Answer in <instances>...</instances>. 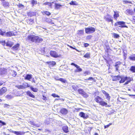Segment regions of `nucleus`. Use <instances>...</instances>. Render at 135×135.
<instances>
[{"mask_svg": "<svg viewBox=\"0 0 135 135\" xmlns=\"http://www.w3.org/2000/svg\"><path fill=\"white\" fill-rule=\"evenodd\" d=\"M6 97L8 99H11L12 98V97L11 95H8L6 96Z\"/></svg>", "mask_w": 135, "mask_h": 135, "instance_id": "6e6d98bb", "label": "nucleus"}, {"mask_svg": "<svg viewBox=\"0 0 135 135\" xmlns=\"http://www.w3.org/2000/svg\"><path fill=\"white\" fill-rule=\"evenodd\" d=\"M60 112L63 115H66L67 114L68 110L65 108H62L60 109Z\"/></svg>", "mask_w": 135, "mask_h": 135, "instance_id": "2eb2a0df", "label": "nucleus"}, {"mask_svg": "<svg viewBox=\"0 0 135 135\" xmlns=\"http://www.w3.org/2000/svg\"><path fill=\"white\" fill-rule=\"evenodd\" d=\"M129 59L132 61H135V54H132L129 57Z\"/></svg>", "mask_w": 135, "mask_h": 135, "instance_id": "7c9ffc66", "label": "nucleus"}, {"mask_svg": "<svg viewBox=\"0 0 135 135\" xmlns=\"http://www.w3.org/2000/svg\"><path fill=\"white\" fill-rule=\"evenodd\" d=\"M77 69L75 71V72H79L81 71H82V69L78 65V67H76Z\"/></svg>", "mask_w": 135, "mask_h": 135, "instance_id": "58836bf2", "label": "nucleus"}, {"mask_svg": "<svg viewBox=\"0 0 135 135\" xmlns=\"http://www.w3.org/2000/svg\"><path fill=\"white\" fill-rule=\"evenodd\" d=\"M113 35L114 37L115 38H118L120 37L119 35L118 34L115 33H113Z\"/></svg>", "mask_w": 135, "mask_h": 135, "instance_id": "a19ab883", "label": "nucleus"}, {"mask_svg": "<svg viewBox=\"0 0 135 135\" xmlns=\"http://www.w3.org/2000/svg\"><path fill=\"white\" fill-rule=\"evenodd\" d=\"M31 4L33 5H34L35 4H36L37 3V1L35 0H32L31 1Z\"/></svg>", "mask_w": 135, "mask_h": 135, "instance_id": "09e8293b", "label": "nucleus"}, {"mask_svg": "<svg viewBox=\"0 0 135 135\" xmlns=\"http://www.w3.org/2000/svg\"><path fill=\"white\" fill-rule=\"evenodd\" d=\"M77 87V86H76L74 85L73 86V88L74 91H76L77 90H78Z\"/></svg>", "mask_w": 135, "mask_h": 135, "instance_id": "864d4df0", "label": "nucleus"}, {"mask_svg": "<svg viewBox=\"0 0 135 135\" xmlns=\"http://www.w3.org/2000/svg\"><path fill=\"white\" fill-rule=\"evenodd\" d=\"M6 124V123L4 122H2L1 120H0V127H1L2 126L5 125Z\"/></svg>", "mask_w": 135, "mask_h": 135, "instance_id": "37998d69", "label": "nucleus"}, {"mask_svg": "<svg viewBox=\"0 0 135 135\" xmlns=\"http://www.w3.org/2000/svg\"><path fill=\"white\" fill-rule=\"evenodd\" d=\"M69 4L71 5H78L76 1H71L70 3Z\"/></svg>", "mask_w": 135, "mask_h": 135, "instance_id": "79ce46f5", "label": "nucleus"}, {"mask_svg": "<svg viewBox=\"0 0 135 135\" xmlns=\"http://www.w3.org/2000/svg\"><path fill=\"white\" fill-rule=\"evenodd\" d=\"M46 63L48 64L50 67H53L55 65L56 62L54 61H50L46 62Z\"/></svg>", "mask_w": 135, "mask_h": 135, "instance_id": "ddd939ff", "label": "nucleus"}, {"mask_svg": "<svg viewBox=\"0 0 135 135\" xmlns=\"http://www.w3.org/2000/svg\"><path fill=\"white\" fill-rule=\"evenodd\" d=\"M6 31H4L2 29H0V35L2 36H5Z\"/></svg>", "mask_w": 135, "mask_h": 135, "instance_id": "f704fd0d", "label": "nucleus"}, {"mask_svg": "<svg viewBox=\"0 0 135 135\" xmlns=\"http://www.w3.org/2000/svg\"><path fill=\"white\" fill-rule=\"evenodd\" d=\"M26 93L27 95L30 97L33 98H35V96L33 95L30 91H28L26 92Z\"/></svg>", "mask_w": 135, "mask_h": 135, "instance_id": "393cba45", "label": "nucleus"}, {"mask_svg": "<svg viewBox=\"0 0 135 135\" xmlns=\"http://www.w3.org/2000/svg\"><path fill=\"white\" fill-rule=\"evenodd\" d=\"M59 80L61 81V82L65 83L66 82V80L62 78H60L58 80Z\"/></svg>", "mask_w": 135, "mask_h": 135, "instance_id": "c03bdc74", "label": "nucleus"}, {"mask_svg": "<svg viewBox=\"0 0 135 135\" xmlns=\"http://www.w3.org/2000/svg\"><path fill=\"white\" fill-rule=\"evenodd\" d=\"M32 78V75L29 74L26 75V76L25 77L24 79L25 80H28L30 81Z\"/></svg>", "mask_w": 135, "mask_h": 135, "instance_id": "cd10ccee", "label": "nucleus"}, {"mask_svg": "<svg viewBox=\"0 0 135 135\" xmlns=\"http://www.w3.org/2000/svg\"><path fill=\"white\" fill-rule=\"evenodd\" d=\"M50 54L51 57L55 58L59 57L61 56V55H58L56 52L54 51L51 50Z\"/></svg>", "mask_w": 135, "mask_h": 135, "instance_id": "6e6552de", "label": "nucleus"}, {"mask_svg": "<svg viewBox=\"0 0 135 135\" xmlns=\"http://www.w3.org/2000/svg\"><path fill=\"white\" fill-rule=\"evenodd\" d=\"M130 70L132 73H135V66H131L130 69Z\"/></svg>", "mask_w": 135, "mask_h": 135, "instance_id": "473e14b6", "label": "nucleus"}, {"mask_svg": "<svg viewBox=\"0 0 135 135\" xmlns=\"http://www.w3.org/2000/svg\"><path fill=\"white\" fill-rule=\"evenodd\" d=\"M131 21L133 24H135V16H132Z\"/></svg>", "mask_w": 135, "mask_h": 135, "instance_id": "49530a36", "label": "nucleus"}, {"mask_svg": "<svg viewBox=\"0 0 135 135\" xmlns=\"http://www.w3.org/2000/svg\"><path fill=\"white\" fill-rule=\"evenodd\" d=\"M125 24V22L123 21H117L114 23V26H116L119 25V27L121 28L124 27L128 28V27Z\"/></svg>", "mask_w": 135, "mask_h": 135, "instance_id": "20e7f679", "label": "nucleus"}, {"mask_svg": "<svg viewBox=\"0 0 135 135\" xmlns=\"http://www.w3.org/2000/svg\"><path fill=\"white\" fill-rule=\"evenodd\" d=\"M69 47L70 48H72L73 49H75V48H74V47H72V46H69Z\"/></svg>", "mask_w": 135, "mask_h": 135, "instance_id": "69168bd1", "label": "nucleus"}, {"mask_svg": "<svg viewBox=\"0 0 135 135\" xmlns=\"http://www.w3.org/2000/svg\"><path fill=\"white\" fill-rule=\"evenodd\" d=\"M71 65H73L75 67H78V65L75 64L74 63H72L71 64Z\"/></svg>", "mask_w": 135, "mask_h": 135, "instance_id": "680f3d73", "label": "nucleus"}, {"mask_svg": "<svg viewBox=\"0 0 135 135\" xmlns=\"http://www.w3.org/2000/svg\"><path fill=\"white\" fill-rule=\"evenodd\" d=\"M27 14L28 16L31 17L36 15V12H34L30 11L27 13Z\"/></svg>", "mask_w": 135, "mask_h": 135, "instance_id": "412c9836", "label": "nucleus"}, {"mask_svg": "<svg viewBox=\"0 0 135 135\" xmlns=\"http://www.w3.org/2000/svg\"><path fill=\"white\" fill-rule=\"evenodd\" d=\"M12 132L16 134V135H24L25 133L22 132L21 131H12Z\"/></svg>", "mask_w": 135, "mask_h": 135, "instance_id": "4be33fe9", "label": "nucleus"}, {"mask_svg": "<svg viewBox=\"0 0 135 135\" xmlns=\"http://www.w3.org/2000/svg\"><path fill=\"white\" fill-rule=\"evenodd\" d=\"M123 3L125 4H127V3H130V2L128 1H123Z\"/></svg>", "mask_w": 135, "mask_h": 135, "instance_id": "bf43d9fd", "label": "nucleus"}, {"mask_svg": "<svg viewBox=\"0 0 135 135\" xmlns=\"http://www.w3.org/2000/svg\"><path fill=\"white\" fill-rule=\"evenodd\" d=\"M112 124V123H110L108 124L106 126H104V129L106 128H107L109 127L110 125H111Z\"/></svg>", "mask_w": 135, "mask_h": 135, "instance_id": "603ef678", "label": "nucleus"}, {"mask_svg": "<svg viewBox=\"0 0 135 135\" xmlns=\"http://www.w3.org/2000/svg\"><path fill=\"white\" fill-rule=\"evenodd\" d=\"M121 64V62L120 61H118L115 62L114 66L115 67L116 70L117 71L118 70V68Z\"/></svg>", "mask_w": 135, "mask_h": 135, "instance_id": "a878e982", "label": "nucleus"}, {"mask_svg": "<svg viewBox=\"0 0 135 135\" xmlns=\"http://www.w3.org/2000/svg\"><path fill=\"white\" fill-rule=\"evenodd\" d=\"M85 33L87 34H89L94 33L95 31V28L92 27H89L85 28Z\"/></svg>", "mask_w": 135, "mask_h": 135, "instance_id": "39448f33", "label": "nucleus"}, {"mask_svg": "<svg viewBox=\"0 0 135 135\" xmlns=\"http://www.w3.org/2000/svg\"><path fill=\"white\" fill-rule=\"evenodd\" d=\"M133 10H134V12H135V7L134 8Z\"/></svg>", "mask_w": 135, "mask_h": 135, "instance_id": "774afa93", "label": "nucleus"}, {"mask_svg": "<svg viewBox=\"0 0 135 135\" xmlns=\"http://www.w3.org/2000/svg\"><path fill=\"white\" fill-rule=\"evenodd\" d=\"M26 21L27 23L29 25H32L34 23V19H28Z\"/></svg>", "mask_w": 135, "mask_h": 135, "instance_id": "c85d7f7f", "label": "nucleus"}, {"mask_svg": "<svg viewBox=\"0 0 135 135\" xmlns=\"http://www.w3.org/2000/svg\"><path fill=\"white\" fill-rule=\"evenodd\" d=\"M42 13L43 14L46 15L48 16H49L51 14V13L50 12L46 11H44Z\"/></svg>", "mask_w": 135, "mask_h": 135, "instance_id": "2f4dec72", "label": "nucleus"}, {"mask_svg": "<svg viewBox=\"0 0 135 135\" xmlns=\"http://www.w3.org/2000/svg\"><path fill=\"white\" fill-rule=\"evenodd\" d=\"M20 46V44L19 43H17L12 47V49L14 50H17L18 49Z\"/></svg>", "mask_w": 135, "mask_h": 135, "instance_id": "5701e85b", "label": "nucleus"}, {"mask_svg": "<svg viewBox=\"0 0 135 135\" xmlns=\"http://www.w3.org/2000/svg\"><path fill=\"white\" fill-rule=\"evenodd\" d=\"M25 40L27 42L35 43H40L43 41V39L39 36L32 34L28 35Z\"/></svg>", "mask_w": 135, "mask_h": 135, "instance_id": "f257e3e1", "label": "nucleus"}, {"mask_svg": "<svg viewBox=\"0 0 135 135\" xmlns=\"http://www.w3.org/2000/svg\"><path fill=\"white\" fill-rule=\"evenodd\" d=\"M87 80H93V81L94 82H95L96 81L92 77H89L88 79H87Z\"/></svg>", "mask_w": 135, "mask_h": 135, "instance_id": "3c124183", "label": "nucleus"}, {"mask_svg": "<svg viewBox=\"0 0 135 135\" xmlns=\"http://www.w3.org/2000/svg\"><path fill=\"white\" fill-rule=\"evenodd\" d=\"M0 43H1L3 45H4L6 44L5 41V40L2 41L0 42Z\"/></svg>", "mask_w": 135, "mask_h": 135, "instance_id": "4d7b16f0", "label": "nucleus"}, {"mask_svg": "<svg viewBox=\"0 0 135 135\" xmlns=\"http://www.w3.org/2000/svg\"><path fill=\"white\" fill-rule=\"evenodd\" d=\"M112 80L113 81H116L119 80L120 78V76L119 75L117 76H112Z\"/></svg>", "mask_w": 135, "mask_h": 135, "instance_id": "dca6fc26", "label": "nucleus"}, {"mask_svg": "<svg viewBox=\"0 0 135 135\" xmlns=\"http://www.w3.org/2000/svg\"><path fill=\"white\" fill-rule=\"evenodd\" d=\"M63 5L58 3H55V9H60L62 6Z\"/></svg>", "mask_w": 135, "mask_h": 135, "instance_id": "aec40b11", "label": "nucleus"}, {"mask_svg": "<svg viewBox=\"0 0 135 135\" xmlns=\"http://www.w3.org/2000/svg\"><path fill=\"white\" fill-rule=\"evenodd\" d=\"M111 50H112L111 49H110V48L109 47L108 48H107L106 50H105V51L108 54L109 52Z\"/></svg>", "mask_w": 135, "mask_h": 135, "instance_id": "de8ad7c7", "label": "nucleus"}, {"mask_svg": "<svg viewBox=\"0 0 135 135\" xmlns=\"http://www.w3.org/2000/svg\"><path fill=\"white\" fill-rule=\"evenodd\" d=\"M90 53H86L84 56V57L85 58H86L88 59L90 57Z\"/></svg>", "mask_w": 135, "mask_h": 135, "instance_id": "ea45409f", "label": "nucleus"}, {"mask_svg": "<svg viewBox=\"0 0 135 135\" xmlns=\"http://www.w3.org/2000/svg\"><path fill=\"white\" fill-rule=\"evenodd\" d=\"M7 88L4 87L0 89V95H2L5 94L7 91Z\"/></svg>", "mask_w": 135, "mask_h": 135, "instance_id": "9d476101", "label": "nucleus"}, {"mask_svg": "<svg viewBox=\"0 0 135 135\" xmlns=\"http://www.w3.org/2000/svg\"><path fill=\"white\" fill-rule=\"evenodd\" d=\"M30 85L27 83H23L22 85H17L16 86V87L18 89H24L27 88L29 87Z\"/></svg>", "mask_w": 135, "mask_h": 135, "instance_id": "0eeeda50", "label": "nucleus"}, {"mask_svg": "<svg viewBox=\"0 0 135 135\" xmlns=\"http://www.w3.org/2000/svg\"><path fill=\"white\" fill-rule=\"evenodd\" d=\"M15 35V34L12 31H9L6 32L5 36L7 37H10Z\"/></svg>", "mask_w": 135, "mask_h": 135, "instance_id": "9b49d317", "label": "nucleus"}, {"mask_svg": "<svg viewBox=\"0 0 135 135\" xmlns=\"http://www.w3.org/2000/svg\"><path fill=\"white\" fill-rule=\"evenodd\" d=\"M42 97H43V99L44 100H47V98L46 97L45 95H42Z\"/></svg>", "mask_w": 135, "mask_h": 135, "instance_id": "052dcab7", "label": "nucleus"}, {"mask_svg": "<svg viewBox=\"0 0 135 135\" xmlns=\"http://www.w3.org/2000/svg\"><path fill=\"white\" fill-rule=\"evenodd\" d=\"M2 4L4 7L5 8H8L9 6V3L7 1H5L2 2Z\"/></svg>", "mask_w": 135, "mask_h": 135, "instance_id": "f3484780", "label": "nucleus"}, {"mask_svg": "<svg viewBox=\"0 0 135 135\" xmlns=\"http://www.w3.org/2000/svg\"><path fill=\"white\" fill-rule=\"evenodd\" d=\"M79 115L81 117L84 119H86L89 117V115L88 114L85 115V113L83 112H81L79 113Z\"/></svg>", "mask_w": 135, "mask_h": 135, "instance_id": "4468645a", "label": "nucleus"}, {"mask_svg": "<svg viewBox=\"0 0 135 135\" xmlns=\"http://www.w3.org/2000/svg\"><path fill=\"white\" fill-rule=\"evenodd\" d=\"M120 80L119 81L120 83H124L126 80H127V81L124 83V85H127L131 81L133 80L132 77H128L127 76H120Z\"/></svg>", "mask_w": 135, "mask_h": 135, "instance_id": "7ed1b4c3", "label": "nucleus"}, {"mask_svg": "<svg viewBox=\"0 0 135 135\" xmlns=\"http://www.w3.org/2000/svg\"><path fill=\"white\" fill-rule=\"evenodd\" d=\"M29 123H30L31 125L37 127H39L40 126L39 124H35L34 122L33 121H30L29 122Z\"/></svg>", "mask_w": 135, "mask_h": 135, "instance_id": "c756f323", "label": "nucleus"}, {"mask_svg": "<svg viewBox=\"0 0 135 135\" xmlns=\"http://www.w3.org/2000/svg\"><path fill=\"white\" fill-rule=\"evenodd\" d=\"M62 129L65 133H67L69 132L68 128L66 126H63L62 127Z\"/></svg>", "mask_w": 135, "mask_h": 135, "instance_id": "b1692460", "label": "nucleus"}, {"mask_svg": "<svg viewBox=\"0 0 135 135\" xmlns=\"http://www.w3.org/2000/svg\"><path fill=\"white\" fill-rule=\"evenodd\" d=\"M84 73L85 74V75H87L89 74H90V73L88 71H86Z\"/></svg>", "mask_w": 135, "mask_h": 135, "instance_id": "e2e57ef3", "label": "nucleus"}, {"mask_svg": "<svg viewBox=\"0 0 135 135\" xmlns=\"http://www.w3.org/2000/svg\"><path fill=\"white\" fill-rule=\"evenodd\" d=\"M84 33V30H80L78 31L77 34L78 35H83Z\"/></svg>", "mask_w": 135, "mask_h": 135, "instance_id": "c9c22d12", "label": "nucleus"}, {"mask_svg": "<svg viewBox=\"0 0 135 135\" xmlns=\"http://www.w3.org/2000/svg\"><path fill=\"white\" fill-rule=\"evenodd\" d=\"M30 88L32 91L35 92H37L38 91V89L36 88H34L32 87H31Z\"/></svg>", "mask_w": 135, "mask_h": 135, "instance_id": "e433bc0d", "label": "nucleus"}, {"mask_svg": "<svg viewBox=\"0 0 135 135\" xmlns=\"http://www.w3.org/2000/svg\"><path fill=\"white\" fill-rule=\"evenodd\" d=\"M102 91L103 94L105 95L106 97V98L108 99V100H110V97L109 94L104 90H102Z\"/></svg>", "mask_w": 135, "mask_h": 135, "instance_id": "6ab92c4d", "label": "nucleus"}, {"mask_svg": "<svg viewBox=\"0 0 135 135\" xmlns=\"http://www.w3.org/2000/svg\"><path fill=\"white\" fill-rule=\"evenodd\" d=\"M125 13L127 15H132L134 14V12L133 11L130 9H126L125 11Z\"/></svg>", "mask_w": 135, "mask_h": 135, "instance_id": "f8f14e48", "label": "nucleus"}, {"mask_svg": "<svg viewBox=\"0 0 135 135\" xmlns=\"http://www.w3.org/2000/svg\"><path fill=\"white\" fill-rule=\"evenodd\" d=\"M94 135H98V134L97 133H95Z\"/></svg>", "mask_w": 135, "mask_h": 135, "instance_id": "338daca9", "label": "nucleus"}, {"mask_svg": "<svg viewBox=\"0 0 135 135\" xmlns=\"http://www.w3.org/2000/svg\"><path fill=\"white\" fill-rule=\"evenodd\" d=\"M94 100L97 103L102 106H107L110 107V106L109 105H108L107 103L103 101V99L99 96H96L94 99Z\"/></svg>", "mask_w": 135, "mask_h": 135, "instance_id": "f03ea898", "label": "nucleus"}, {"mask_svg": "<svg viewBox=\"0 0 135 135\" xmlns=\"http://www.w3.org/2000/svg\"><path fill=\"white\" fill-rule=\"evenodd\" d=\"M54 3V2H46L45 3H44V5H48L51 8H52V4Z\"/></svg>", "mask_w": 135, "mask_h": 135, "instance_id": "bb28decb", "label": "nucleus"}, {"mask_svg": "<svg viewBox=\"0 0 135 135\" xmlns=\"http://www.w3.org/2000/svg\"><path fill=\"white\" fill-rule=\"evenodd\" d=\"M114 13L113 16V18L115 20H117V18L119 17V12L117 11H114Z\"/></svg>", "mask_w": 135, "mask_h": 135, "instance_id": "a211bd4d", "label": "nucleus"}, {"mask_svg": "<svg viewBox=\"0 0 135 135\" xmlns=\"http://www.w3.org/2000/svg\"><path fill=\"white\" fill-rule=\"evenodd\" d=\"M91 37L92 36L90 35H88L86 37V39L87 40H90L91 38Z\"/></svg>", "mask_w": 135, "mask_h": 135, "instance_id": "5fc2aeb1", "label": "nucleus"}, {"mask_svg": "<svg viewBox=\"0 0 135 135\" xmlns=\"http://www.w3.org/2000/svg\"><path fill=\"white\" fill-rule=\"evenodd\" d=\"M51 95L53 96L54 97H57V98H59L60 96L59 95H57L55 93H53Z\"/></svg>", "mask_w": 135, "mask_h": 135, "instance_id": "8fccbe9b", "label": "nucleus"}, {"mask_svg": "<svg viewBox=\"0 0 135 135\" xmlns=\"http://www.w3.org/2000/svg\"><path fill=\"white\" fill-rule=\"evenodd\" d=\"M104 19L105 20L108 22H110L113 25V21L111 16L109 14H107L106 16H104Z\"/></svg>", "mask_w": 135, "mask_h": 135, "instance_id": "423d86ee", "label": "nucleus"}, {"mask_svg": "<svg viewBox=\"0 0 135 135\" xmlns=\"http://www.w3.org/2000/svg\"><path fill=\"white\" fill-rule=\"evenodd\" d=\"M13 45V43H10L9 42H7L6 43V46H7L9 47H11Z\"/></svg>", "mask_w": 135, "mask_h": 135, "instance_id": "4c0bfd02", "label": "nucleus"}, {"mask_svg": "<svg viewBox=\"0 0 135 135\" xmlns=\"http://www.w3.org/2000/svg\"><path fill=\"white\" fill-rule=\"evenodd\" d=\"M89 45V44L88 43H84V46L85 47H86Z\"/></svg>", "mask_w": 135, "mask_h": 135, "instance_id": "13d9d810", "label": "nucleus"}, {"mask_svg": "<svg viewBox=\"0 0 135 135\" xmlns=\"http://www.w3.org/2000/svg\"><path fill=\"white\" fill-rule=\"evenodd\" d=\"M79 93L83 96L84 97L86 98L88 96V94L86 93L84 90L81 89H79L78 90Z\"/></svg>", "mask_w": 135, "mask_h": 135, "instance_id": "1a4fd4ad", "label": "nucleus"}, {"mask_svg": "<svg viewBox=\"0 0 135 135\" xmlns=\"http://www.w3.org/2000/svg\"><path fill=\"white\" fill-rule=\"evenodd\" d=\"M11 75L13 77H15L17 75V73L16 72L15 70L12 71H11Z\"/></svg>", "mask_w": 135, "mask_h": 135, "instance_id": "72a5a7b5", "label": "nucleus"}, {"mask_svg": "<svg viewBox=\"0 0 135 135\" xmlns=\"http://www.w3.org/2000/svg\"><path fill=\"white\" fill-rule=\"evenodd\" d=\"M4 83L3 81L0 82V86L2 85Z\"/></svg>", "mask_w": 135, "mask_h": 135, "instance_id": "0e129e2a", "label": "nucleus"}, {"mask_svg": "<svg viewBox=\"0 0 135 135\" xmlns=\"http://www.w3.org/2000/svg\"><path fill=\"white\" fill-rule=\"evenodd\" d=\"M18 8H23L24 7V6L21 4L19 3L18 5H17Z\"/></svg>", "mask_w": 135, "mask_h": 135, "instance_id": "a18cd8bd", "label": "nucleus"}]
</instances>
